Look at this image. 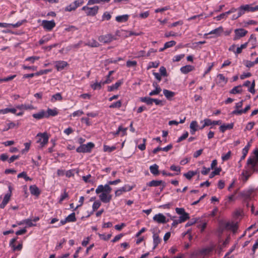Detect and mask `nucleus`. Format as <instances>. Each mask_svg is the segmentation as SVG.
Here are the masks:
<instances>
[{
	"instance_id": "nucleus-1",
	"label": "nucleus",
	"mask_w": 258,
	"mask_h": 258,
	"mask_svg": "<svg viewBox=\"0 0 258 258\" xmlns=\"http://www.w3.org/2000/svg\"><path fill=\"white\" fill-rule=\"evenodd\" d=\"M112 188L108 184L99 185L95 190L96 194L98 195L100 200L104 203H108L112 199V195L110 194Z\"/></svg>"
},
{
	"instance_id": "nucleus-2",
	"label": "nucleus",
	"mask_w": 258,
	"mask_h": 258,
	"mask_svg": "<svg viewBox=\"0 0 258 258\" xmlns=\"http://www.w3.org/2000/svg\"><path fill=\"white\" fill-rule=\"evenodd\" d=\"M37 143L39 144V147L42 148L48 142L49 136L47 133H39L36 135Z\"/></svg>"
},
{
	"instance_id": "nucleus-3",
	"label": "nucleus",
	"mask_w": 258,
	"mask_h": 258,
	"mask_svg": "<svg viewBox=\"0 0 258 258\" xmlns=\"http://www.w3.org/2000/svg\"><path fill=\"white\" fill-rule=\"evenodd\" d=\"M253 155L249 157L247 160V165L250 166L251 169H253L258 164V148L253 151Z\"/></svg>"
},
{
	"instance_id": "nucleus-4",
	"label": "nucleus",
	"mask_w": 258,
	"mask_h": 258,
	"mask_svg": "<svg viewBox=\"0 0 258 258\" xmlns=\"http://www.w3.org/2000/svg\"><path fill=\"white\" fill-rule=\"evenodd\" d=\"M215 246L212 244L210 246L203 248L202 249L199 250L196 252L195 254L203 257L208 256L211 254Z\"/></svg>"
},
{
	"instance_id": "nucleus-5",
	"label": "nucleus",
	"mask_w": 258,
	"mask_h": 258,
	"mask_svg": "<svg viewBox=\"0 0 258 258\" xmlns=\"http://www.w3.org/2000/svg\"><path fill=\"white\" fill-rule=\"evenodd\" d=\"M94 144L89 142L86 144H83L77 148L76 151L78 153H89L94 148Z\"/></svg>"
},
{
	"instance_id": "nucleus-6",
	"label": "nucleus",
	"mask_w": 258,
	"mask_h": 258,
	"mask_svg": "<svg viewBox=\"0 0 258 258\" xmlns=\"http://www.w3.org/2000/svg\"><path fill=\"white\" fill-rule=\"evenodd\" d=\"M99 9L98 6H95L93 7H88L87 6H84L82 10L85 12L87 16H94L98 13Z\"/></svg>"
},
{
	"instance_id": "nucleus-7",
	"label": "nucleus",
	"mask_w": 258,
	"mask_h": 258,
	"mask_svg": "<svg viewBox=\"0 0 258 258\" xmlns=\"http://www.w3.org/2000/svg\"><path fill=\"white\" fill-rule=\"evenodd\" d=\"M247 167H246V169L243 170L241 175V179L244 182H246L248 180V178L250 176L253 170H254V168L252 169H251L250 168V166H248L247 165Z\"/></svg>"
},
{
	"instance_id": "nucleus-8",
	"label": "nucleus",
	"mask_w": 258,
	"mask_h": 258,
	"mask_svg": "<svg viewBox=\"0 0 258 258\" xmlns=\"http://www.w3.org/2000/svg\"><path fill=\"white\" fill-rule=\"evenodd\" d=\"M234 33L235 35L233 37V40H236L245 36L247 33V31L243 28L236 29L234 30Z\"/></svg>"
},
{
	"instance_id": "nucleus-9",
	"label": "nucleus",
	"mask_w": 258,
	"mask_h": 258,
	"mask_svg": "<svg viewBox=\"0 0 258 258\" xmlns=\"http://www.w3.org/2000/svg\"><path fill=\"white\" fill-rule=\"evenodd\" d=\"M153 220L158 223H166L169 222V219H166V217L161 213L156 214L153 218Z\"/></svg>"
},
{
	"instance_id": "nucleus-10",
	"label": "nucleus",
	"mask_w": 258,
	"mask_h": 258,
	"mask_svg": "<svg viewBox=\"0 0 258 258\" xmlns=\"http://www.w3.org/2000/svg\"><path fill=\"white\" fill-rule=\"evenodd\" d=\"M42 25L44 29L47 31H50L55 27V23L53 20H43Z\"/></svg>"
},
{
	"instance_id": "nucleus-11",
	"label": "nucleus",
	"mask_w": 258,
	"mask_h": 258,
	"mask_svg": "<svg viewBox=\"0 0 258 258\" xmlns=\"http://www.w3.org/2000/svg\"><path fill=\"white\" fill-rule=\"evenodd\" d=\"M221 227L223 229H229L235 232L237 229V224L233 222H225L221 224Z\"/></svg>"
},
{
	"instance_id": "nucleus-12",
	"label": "nucleus",
	"mask_w": 258,
	"mask_h": 258,
	"mask_svg": "<svg viewBox=\"0 0 258 258\" xmlns=\"http://www.w3.org/2000/svg\"><path fill=\"white\" fill-rule=\"evenodd\" d=\"M133 187L130 185H125L123 186L118 188L115 191V196L119 197L122 194L123 192L129 191L133 189Z\"/></svg>"
},
{
	"instance_id": "nucleus-13",
	"label": "nucleus",
	"mask_w": 258,
	"mask_h": 258,
	"mask_svg": "<svg viewBox=\"0 0 258 258\" xmlns=\"http://www.w3.org/2000/svg\"><path fill=\"white\" fill-rule=\"evenodd\" d=\"M114 39L113 36L110 34L100 36L98 40L100 42L107 43L111 42Z\"/></svg>"
},
{
	"instance_id": "nucleus-14",
	"label": "nucleus",
	"mask_w": 258,
	"mask_h": 258,
	"mask_svg": "<svg viewBox=\"0 0 258 258\" xmlns=\"http://www.w3.org/2000/svg\"><path fill=\"white\" fill-rule=\"evenodd\" d=\"M54 66L58 71H61L68 66V63L67 61L59 60L54 62Z\"/></svg>"
},
{
	"instance_id": "nucleus-15",
	"label": "nucleus",
	"mask_w": 258,
	"mask_h": 258,
	"mask_svg": "<svg viewBox=\"0 0 258 258\" xmlns=\"http://www.w3.org/2000/svg\"><path fill=\"white\" fill-rule=\"evenodd\" d=\"M146 139L144 138L143 139H139L135 141V143L138 148L141 151H144L146 149Z\"/></svg>"
},
{
	"instance_id": "nucleus-16",
	"label": "nucleus",
	"mask_w": 258,
	"mask_h": 258,
	"mask_svg": "<svg viewBox=\"0 0 258 258\" xmlns=\"http://www.w3.org/2000/svg\"><path fill=\"white\" fill-rule=\"evenodd\" d=\"M245 11L246 13L248 12H254L258 11V5L253 6V4L243 5Z\"/></svg>"
},
{
	"instance_id": "nucleus-17",
	"label": "nucleus",
	"mask_w": 258,
	"mask_h": 258,
	"mask_svg": "<svg viewBox=\"0 0 258 258\" xmlns=\"http://www.w3.org/2000/svg\"><path fill=\"white\" fill-rule=\"evenodd\" d=\"M45 114L46 118H48L50 116H55L58 115V110L56 108H48L47 111H45Z\"/></svg>"
},
{
	"instance_id": "nucleus-18",
	"label": "nucleus",
	"mask_w": 258,
	"mask_h": 258,
	"mask_svg": "<svg viewBox=\"0 0 258 258\" xmlns=\"http://www.w3.org/2000/svg\"><path fill=\"white\" fill-rule=\"evenodd\" d=\"M217 83L221 86L225 85L228 79L224 76L223 74H219L217 76Z\"/></svg>"
},
{
	"instance_id": "nucleus-19",
	"label": "nucleus",
	"mask_w": 258,
	"mask_h": 258,
	"mask_svg": "<svg viewBox=\"0 0 258 258\" xmlns=\"http://www.w3.org/2000/svg\"><path fill=\"white\" fill-rule=\"evenodd\" d=\"M153 86L155 88V89L151 91L149 95L150 96H154L158 95L162 91L161 88L159 86L157 83H153Z\"/></svg>"
},
{
	"instance_id": "nucleus-20",
	"label": "nucleus",
	"mask_w": 258,
	"mask_h": 258,
	"mask_svg": "<svg viewBox=\"0 0 258 258\" xmlns=\"http://www.w3.org/2000/svg\"><path fill=\"white\" fill-rule=\"evenodd\" d=\"M201 123L205 122V125H218V124H221V120H214L212 121L210 119L206 118L204 120H202L201 121Z\"/></svg>"
},
{
	"instance_id": "nucleus-21",
	"label": "nucleus",
	"mask_w": 258,
	"mask_h": 258,
	"mask_svg": "<svg viewBox=\"0 0 258 258\" xmlns=\"http://www.w3.org/2000/svg\"><path fill=\"white\" fill-rule=\"evenodd\" d=\"M223 29L222 27H219L217 28H216L212 31H211L208 33L205 34V35H208L210 34H213L215 37L219 36L223 32Z\"/></svg>"
},
{
	"instance_id": "nucleus-22",
	"label": "nucleus",
	"mask_w": 258,
	"mask_h": 258,
	"mask_svg": "<svg viewBox=\"0 0 258 258\" xmlns=\"http://www.w3.org/2000/svg\"><path fill=\"white\" fill-rule=\"evenodd\" d=\"M234 123L223 124L219 127V130L222 133H224L227 130H230L233 128Z\"/></svg>"
},
{
	"instance_id": "nucleus-23",
	"label": "nucleus",
	"mask_w": 258,
	"mask_h": 258,
	"mask_svg": "<svg viewBox=\"0 0 258 258\" xmlns=\"http://www.w3.org/2000/svg\"><path fill=\"white\" fill-rule=\"evenodd\" d=\"M250 85V86L248 88V90L250 93L254 94L255 93L254 90V86H255V83L254 81H253L251 84V83L249 81H245L243 85L242 86H245V87H249Z\"/></svg>"
},
{
	"instance_id": "nucleus-24",
	"label": "nucleus",
	"mask_w": 258,
	"mask_h": 258,
	"mask_svg": "<svg viewBox=\"0 0 258 258\" xmlns=\"http://www.w3.org/2000/svg\"><path fill=\"white\" fill-rule=\"evenodd\" d=\"M149 186H158L162 185V189L165 186V184L162 180H152L147 183Z\"/></svg>"
},
{
	"instance_id": "nucleus-25",
	"label": "nucleus",
	"mask_w": 258,
	"mask_h": 258,
	"mask_svg": "<svg viewBox=\"0 0 258 258\" xmlns=\"http://www.w3.org/2000/svg\"><path fill=\"white\" fill-rule=\"evenodd\" d=\"M32 116L37 120L46 118L45 111L43 109L40 110L38 112L33 114Z\"/></svg>"
},
{
	"instance_id": "nucleus-26",
	"label": "nucleus",
	"mask_w": 258,
	"mask_h": 258,
	"mask_svg": "<svg viewBox=\"0 0 258 258\" xmlns=\"http://www.w3.org/2000/svg\"><path fill=\"white\" fill-rule=\"evenodd\" d=\"M195 70V67L191 65H186L180 68V70L182 74H186Z\"/></svg>"
},
{
	"instance_id": "nucleus-27",
	"label": "nucleus",
	"mask_w": 258,
	"mask_h": 258,
	"mask_svg": "<svg viewBox=\"0 0 258 258\" xmlns=\"http://www.w3.org/2000/svg\"><path fill=\"white\" fill-rule=\"evenodd\" d=\"M251 39H252V36H250L248 42H245L244 44H241L240 45V46L236 48V51H234V53L235 54H238L242 52V49H245L247 47L248 43L251 41Z\"/></svg>"
},
{
	"instance_id": "nucleus-28",
	"label": "nucleus",
	"mask_w": 258,
	"mask_h": 258,
	"mask_svg": "<svg viewBox=\"0 0 258 258\" xmlns=\"http://www.w3.org/2000/svg\"><path fill=\"white\" fill-rule=\"evenodd\" d=\"M62 100V97L60 93H57L51 96L50 101L52 103H55L56 101H60Z\"/></svg>"
},
{
	"instance_id": "nucleus-29",
	"label": "nucleus",
	"mask_w": 258,
	"mask_h": 258,
	"mask_svg": "<svg viewBox=\"0 0 258 258\" xmlns=\"http://www.w3.org/2000/svg\"><path fill=\"white\" fill-rule=\"evenodd\" d=\"M123 83V82L121 80H119L117 82H116L114 84L109 86L107 87L108 91L111 92L115 90H117L119 87Z\"/></svg>"
},
{
	"instance_id": "nucleus-30",
	"label": "nucleus",
	"mask_w": 258,
	"mask_h": 258,
	"mask_svg": "<svg viewBox=\"0 0 258 258\" xmlns=\"http://www.w3.org/2000/svg\"><path fill=\"white\" fill-rule=\"evenodd\" d=\"M11 197L10 194H6L5 195L4 199L2 203L0 204V208L4 209L5 207L10 200Z\"/></svg>"
},
{
	"instance_id": "nucleus-31",
	"label": "nucleus",
	"mask_w": 258,
	"mask_h": 258,
	"mask_svg": "<svg viewBox=\"0 0 258 258\" xmlns=\"http://www.w3.org/2000/svg\"><path fill=\"white\" fill-rule=\"evenodd\" d=\"M153 249H155L158 244L161 242V239L159 237L158 234L156 233H154L153 235Z\"/></svg>"
},
{
	"instance_id": "nucleus-32",
	"label": "nucleus",
	"mask_w": 258,
	"mask_h": 258,
	"mask_svg": "<svg viewBox=\"0 0 258 258\" xmlns=\"http://www.w3.org/2000/svg\"><path fill=\"white\" fill-rule=\"evenodd\" d=\"M250 108V105H247L243 109L233 110L232 114L233 115H239L243 113H246Z\"/></svg>"
},
{
	"instance_id": "nucleus-33",
	"label": "nucleus",
	"mask_w": 258,
	"mask_h": 258,
	"mask_svg": "<svg viewBox=\"0 0 258 258\" xmlns=\"http://www.w3.org/2000/svg\"><path fill=\"white\" fill-rule=\"evenodd\" d=\"M29 189L32 195L38 197L40 194L39 189L35 185H31Z\"/></svg>"
},
{
	"instance_id": "nucleus-34",
	"label": "nucleus",
	"mask_w": 258,
	"mask_h": 258,
	"mask_svg": "<svg viewBox=\"0 0 258 258\" xmlns=\"http://www.w3.org/2000/svg\"><path fill=\"white\" fill-rule=\"evenodd\" d=\"M16 108L17 109H18L19 110H22L35 109V107L33 105H30V104L18 105L16 106Z\"/></svg>"
},
{
	"instance_id": "nucleus-35",
	"label": "nucleus",
	"mask_w": 258,
	"mask_h": 258,
	"mask_svg": "<svg viewBox=\"0 0 258 258\" xmlns=\"http://www.w3.org/2000/svg\"><path fill=\"white\" fill-rule=\"evenodd\" d=\"M128 18L129 15L127 14L117 16L115 18V20L119 23L125 22L128 20Z\"/></svg>"
},
{
	"instance_id": "nucleus-36",
	"label": "nucleus",
	"mask_w": 258,
	"mask_h": 258,
	"mask_svg": "<svg viewBox=\"0 0 258 258\" xmlns=\"http://www.w3.org/2000/svg\"><path fill=\"white\" fill-rule=\"evenodd\" d=\"M17 111V108H6L3 109H0V114H7L9 112H11L12 113L15 114Z\"/></svg>"
},
{
	"instance_id": "nucleus-37",
	"label": "nucleus",
	"mask_w": 258,
	"mask_h": 258,
	"mask_svg": "<svg viewBox=\"0 0 258 258\" xmlns=\"http://www.w3.org/2000/svg\"><path fill=\"white\" fill-rule=\"evenodd\" d=\"M190 133L192 135L195 134V132L198 130V123L196 121H192L190 124Z\"/></svg>"
},
{
	"instance_id": "nucleus-38",
	"label": "nucleus",
	"mask_w": 258,
	"mask_h": 258,
	"mask_svg": "<svg viewBox=\"0 0 258 258\" xmlns=\"http://www.w3.org/2000/svg\"><path fill=\"white\" fill-rule=\"evenodd\" d=\"M150 170L152 174L154 175H157L159 174V166L158 165L154 164L150 166Z\"/></svg>"
},
{
	"instance_id": "nucleus-39",
	"label": "nucleus",
	"mask_w": 258,
	"mask_h": 258,
	"mask_svg": "<svg viewBox=\"0 0 258 258\" xmlns=\"http://www.w3.org/2000/svg\"><path fill=\"white\" fill-rule=\"evenodd\" d=\"M242 86L241 85L234 87L230 91V93L233 94H240L242 92Z\"/></svg>"
},
{
	"instance_id": "nucleus-40",
	"label": "nucleus",
	"mask_w": 258,
	"mask_h": 258,
	"mask_svg": "<svg viewBox=\"0 0 258 258\" xmlns=\"http://www.w3.org/2000/svg\"><path fill=\"white\" fill-rule=\"evenodd\" d=\"M163 94H164V96L168 99H171L175 95V93L174 92H172V91H169V90H166V89H164L163 91Z\"/></svg>"
},
{
	"instance_id": "nucleus-41",
	"label": "nucleus",
	"mask_w": 258,
	"mask_h": 258,
	"mask_svg": "<svg viewBox=\"0 0 258 258\" xmlns=\"http://www.w3.org/2000/svg\"><path fill=\"white\" fill-rule=\"evenodd\" d=\"M140 100L141 102L146 103L148 105H152L153 104V98L149 97H141Z\"/></svg>"
},
{
	"instance_id": "nucleus-42",
	"label": "nucleus",
	"mask_w": 258,
	"mask_h": 258,
	"mask_svg": "<svg viewBox=\"0 0 258 258\" xmlns=\"http://www.w3.org/2000/svg\"><path fill=\"white\" fill-rule=\"evenodd\" d=\"M26 224L27 225V226H28V227H32V226H34L35 225V224H34L32 223V220H31L30 219H25V220L22 221L21 222H20L18 224L22 225V224Z\"/></svg>"
},
{
	"instance_id": "nucleus-43",
	"label": "nucleus",
	"mask_w": 258,
	"mask_h": 258,
	"mask_svg": "<svg viewBox=\"0 0 258 258\" xmlns=\"http://www.w3.org/2000/svg\"><path fill=\"white\" fill-rule=\"evenodd\" d=\"M103 80L101 81L100 82H96L93 84L91 85V88L93 90L100 89L101 88L102 86H103Z\"/></svg>"
},
{
	"instance_id": "nucleus-44",
	"label": "nucleus",
	"mask_w": 258,
	"mask_h": 258,
	"mask_svg": "<svg viewBox=\"0 0 258 258\" xmlns=\"http://www.w3.org/2000/svg\"><path fill=\"white\" fill-rule=\"evenodd\" d=\"M189 218V214L187 213H185L182 215H180V216L179 217L178 220L181 223L182 222H184Z\"/></svg>"
},
{
	"instance_id": "nucleus-45",
	"label": "nucleus",
	"mask_w": 258,
	"mask_h": 258,
	"mask_svg": "<svg viewBox=\"0 0 258 258\" xmlns=\"http://www.w3.org/2000/svg\"><path fill=\"white\" fill-rule=\"evenodd\" d=\"M197 174V171H189L187 173H185L183 174V175L187 179H190L194 176Z\"/></svg>"
},
{
	"instance_id": "nucleus-46",
	"label": "nucleus",
	"mask_w": 258,
	"mask_h": 258,
	"mask_svg": "<svg viewBox=\"0 0 258 258\" xmlns=\"http://www.w3.org/2000/svg\"><path fill=\"white\" fill-rule=\"evenodd\" d=\"M20 125V123L19 121H17L16 122H10L7 124L8 128L5 129V131H7L10 128H13L15 127H18Z\"/></svg>"
},
{
	"instance_id": "nucleus-47",
	"label": "nucleus",
	"mask_w": 258,
	"mask_h": 258,
	"mask_svg": "<svg viewBox=\"0 0 258 258\" xmlns=\"http://www.w3.org/2000/svg\"><path fill=\"white\" fill-rule=\"evenodd\" d=\"M86 45L91 46V47H96L99 46V44L97 41H96L94 39H92V40L89 41L87 42V43L86 44Z\"/></svg>"
},
{
	"instance_id": "nucleus-48",
	"label": "nucleus",
	"mask_w": 258,
	"mask_h": 258,
	"mask_svg": "<svg viewBox=\"0 0 258 258\" xmlns=\"http://www.w3.org/2000/svg\"><path fill=\"white\" fill-rule=\"evenodd\" d=\"M127 128H123L121 126L118 127L117 132L114 134L115 135H118L120 133H121V136H124L126 134Z\"/></svg>"
},
{
	"instance_id": "nucleus-49",
	"label": "nucleus",
	"mask_w": 258,
	"mask_h": 258,
	"mask_svg": "<svg viewBox=\"0 0 258 258\" xmlns=\"http://www.w3.org/2000/svg\"><path fill=\"white\" fill-rule=\"evenodd\" d=\"M66 219L68 222H75L76 221L75 213H71L67 217H66Z\"/></svg>"
},
{
	"instance_id": "nucleus-50",
	"label": "nucleus",
	"mask_w": 258,
	"mask_h": 258,
	"mask_svg": "<svg viewBox=\"0 0 258 258\" xmlns=\"http://www.w3.org/2000/svg\"><path fill=\"white\" fill-rule=\"evenodd\" d=\"M170 169L171 170L175 171V175H178L180 173V167L172 165L170 166Z\"/></svg>"
},
{
	"instance_id": "nucleus-51",
	"label": "nucleus",
	"mask_w": 258,
	"mask_h": 258,
	"mask_svg": "<svg viewBox=\"0 0 258 258\" xmlns=\"http://www.w3.org/2000/svg\"><path fill=\"white\" fill-rule=\"evenodd\" d=\"M199 220L200 219L197 218H192L186 224L185 226L186 227L191 226L196 223H198Z\"/></svg>"
},
{
	"instance_id": "nucleus-52",
	"label": "nucleus",
	"mask_w": 258,
	"mask_h": 258,
	"mask_svg": "<svg viewBox=\"0 0 258 258\" xmlns=\"http://www.w3.org/2000/svg\"><path fill=\"white\" fill-rule=\"evenodd\" d=\"M159 62L158 61H152L150 62L148 64L147 69H150L151 68H156L158 67Z\"/></svg>"
},
{
	"instance_id": "nucleus-53",
	"label": "nucleus",
	"mask_w": 258,
	"mask_h": 258,
	"mask_svg": "<svg viewBox=\"0 0 258 258\" xmlns=\"http://www.w3.org/2000/svg\"><path fill=\"white\" fill-rule=\"evenodd\" d=\"M227 14H226V12L223 13L221 14L220 15L217 16L214 19L216 21H220L222 19H226L227 17Z\"/></svg>"
},
{
	"instance_id": "nucleus-54",
	"label": "nucleus",
	"mask_w": 258,
	"mask_h": 258,
	"mask_svg": "<svg viewBox=\"0 0 258 258\" xmlns=\"http://www.w3.org/2000/svg\"><path fill=\"white\" fill-rule=\"evenodd\" d=\"M116 147L115 146L110 147L107 145H104L103 150L105 152H111L115 150Z\"/></svg>"
},
{
	"instance_id": "nucleus-55",
	"label": "nucleus",
	"mask_w": 258,
	"mask_h": 258,
	"mask_svg": "<svg viewBox=\"0 0 258 258\" xmlns=\"http://www.w3.org/2000/svg\"><path fill=\"white\" fill-rule=\"evenodd\" d=\"M51 71V70L50 69H46V70H40L36 73H35V76H41L44 74H46L49 72H50Z\"/></svg>"
},
{
	"instance_id": "nucleus-56",
	"label": "nucleus",
	"mask_w": 258,
	"mask_h": 258,
	"mask_svg": "<svg viewBox=\"0 0 258 258\" xmlns=\"http://www.w3.org/2000/svg\"><path fill=\"white\" fill-rule=\"evenodd\" d=\"M184 57V54L176 55H175L173 57L172 60L173 62H178V61H180Z\"/></svg>"
},
{
	"instance_id": "nucleus-57",
	"label": "nucleus",
	"mask_w": 258,
	"mask_h": 258,
	"mask_svg": "<svg viewBox=\"0 0 258 258\" xmlns=\"http://www.w3.org/2000/svg\"><path fill=\"white\" fill-rule=\"evenodd\" d=\"M136 55L135 57L140 58L141 57H146V52L144 50H140L134 53Z\"/></svg>"
},
{
	"instance_id": "nucleus-58",
	"label": "nucleus",
	"mask_w": 258,
	"mask_h": 258,
	"mask_svg": "<svg viewBox=\"0 0 258 258\" xmlns=\"http://www.w3.org/2000/svg\"><path fill=\"white\" fill-rule=\"evenodd\" d=\"M39 59V56H33L26 58L25 59V61H30L31 63H33L36 60H37Z\"/></svg>"
},
{
	"instance_id": "nucleus-59",
	"label": "nucleus",
	"mask_w": 258,
	"mask_h": 258,
	"mask_svg": "<svg viewBox=\"0 0 258 258\" xmlns=\"http://www.w3.org/2000/svg\"><path fill=\"white\" fill-rule=\"evenodd\" d=\"M101 206V202L99 201H96L92 205V210L93 211L97 210Z\"/></svg>"
},
{
	"instance_id": "nucleus-60",
	"label": "nucleus",
	"mask_w": 258,
	"mask_h": 258,
	"mask_svg": "<svg viewBox=\"0 0 258 258\" xmlns=\"http://www.w3.org/2000/svg\"><path fill=\"white\" fill-rule=\"evenodd\" d=\"M237 11H238V15L240 17L243 14H244L246 12L245 11L244 7L243 5H241L238 8H237Z\"/></svg>"
},
{
	"instance_id": "nucleus-61",
	"label": "nucleus",
	"mask_w": 258,
	"mask_h": 258,
	"mask_svg": "<svg viewBox=\"0 0 258 258\" xmlns=\"http://www.w3.org/2000/svg\"><path fill=\"white\" fill-rule=\"evenodd\" d=\"M221 171V168H216L215 169L214 171L212 172L211 174L209 175V177L210 178H212L214 177L216 175L219 174L220 172Z\"/></svg>"
},
{
	"instance_id": "nucleus-62",
	"label": "nucleus",
	"mask_w": 258,
	"mask_h": 258,
	"mask_svg": "<svg viewBox=\"0 0 258 258\" xmlns=\"http://www.w3.org/2000/svg\"><path fill=\"white\" fill-rule=\"evenodd\" d=\"M121 101H117V102H114L113 103H112L110 106H109V107L110 108H119L121 107Z\"/></svg>"
},
{
	"instance_id": "nucleus-63",
	"label": "nucleus",
	"mask_w": 258,
	"mask_h": 258,
	"mask_svg": "<svg viewBox=\"0 0 258 258\" xmlns=\"http://www.w3.org/2000/svg\"><path fill=\"white\" fill-rule=\"evenodd\" d=\"M17 177H18V178L23 177L26 181L31 180V178L28 177L25 172H23L22 173H19Z\"/></svg>"
},
{
	"instance_id": "nucleus-64",
	"label": "nucleus",
	"mask_w": 258,
	"mask_h": 258,
	"mask_svg": "<svg viewBox=\"0 0 258 258\" xmlns=\"http://www.w3.org/2000/svg\"><path fill=\"white\" fill-rule=\"evenodd\" d=\"M176 44V42L175 41L172 40L170 41H168L166 42L164 44L165 48L166 49L171 47L174 46Z\"/></svg>"
}]
</instances>
